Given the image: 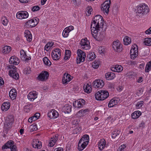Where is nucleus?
<instances>
[{"mask_svg":"<svg viewBox=\"0 0 151 151\" xmlns=\"http://www.w3.org/2000/svg\"><path fill=\"white\" fill-rule=\"evenodd\" d=\"M126 147V146L124 145H122L120 146L117 150V151H124V148Z\"/></svg>","mask_w":151,"mask_h":151,"instance_id":"56","label":"nucleus"},{"mask_svg":"<svg viewBox=\"0 0 151 151\" xmlns=\"http://www.w3.org/2000/svg\"><path fill=\"white\" fill-rule=\"evenodd\" d=\"M70 51L69 50H66L65 52V56L64 58L65 60H68L70 56Z\"/></svg>","mask_w":151,"mask_h":151,"instance_id":"43","label":"nucleus"},{"mask_svg":"<svg viewBox=\"0 0 151 151\" xmlns=\"http://www.w3.org/2000/svg\"><path fill=\"white\" fill-rule=\"evenodd\" d=\"M32 147L35 148L40 149L42 147V142L38 139H34L32 143Z\"/></svg>","mask_w":151,"mask_h":151,"instance_id":"18","label":"nucleus"},{"mask_svg":"<svg viewBox=\"0 0 151 151\" xmlns=\"http://www.w3.org/2000/svg\"><path fill=\"white\" fill-rule=\"evenodd\" d=\"M58 139V136L56 134L51 138L49 142V146L53 147L55 144L56 141Z\"/></svg>","mask_w":151,"mask_h":151,"instance_id":"28","label":"nucleus"},{"mask_svg":"<svg viewBox=\"0 0 151 151\" xmlns=\"http://www.w3.org/2000/svg\"><path fill=\"white\" fill-rule=\"evenodd\" d=\"M109 94L107 91L101 90L97 92L95 95V98L98 100H103L107 98Z\"/></svg>","mask_w":151,"mask_h":151,"instance_id":"3","label":"nucleus"},{"mask_svg":"<svg viewBox=\"0 0 151 151\" xmlns=\"http://www.w3.org/2000/svg\"><path fill=\"white\" fill-rule=\"evenodd\" d=\"M96 57L94 52H90L87 55V59L88 60L91 61L94 59Z\"/></svg>","mask_w":151,"mask_h":151,"instance_id":"38","label":"nucleus"},{"mask_svg":"<svg viewBox=\"0 0 151 151\" xmlns=\"http://www.w3.org/2000/svg\"><path fill=\"white\" fill-rule=\"evenodd\" d=\"M50 48H51L48 45V44H46L45 47V49L47 51H48L50 49Z\"/></svg>","mask_w":151,"mask_h":151,"instance_id":"63","label":"nucleus"},{"mask_svg":"<svg viewBox=\"0 0 151 151\" xmlns=\"http://www.w3.org/2000/svg\"><path fill=\"white\" fill-rule=\"evenodd\" d=\"M43 61L45 65L48 66H50L51 65V62L47 57H45L43 59Z\"/></svg>","mask_w":151,"mask_h":151,"instance_id":"47","label":"nucleus"},{"mask_svg":"<svg viewBox=\"0 0 151 151\" xmlns=\"http://www.w3.org/2000/svg\"><path fill=\"white\" fill-rule=\"evenodd\" d=\"M40 8L38 6H33L32 9V11L33 12H35L40 10Z\"/></svg>","mask_w":151,"mask_h":151,"instance_id":"55","label":"nucleus"},{"mask_svg":"<svg viewBox=\"0 0 151 151\" xmlns=\"http://www.w3.org/2000/svg\"><path fill=\"white\" fill-rule=\"evenodd\" d=\"M17 96V91L15 88L12 89L9 92V96L11 99L13 100L16 98Z\"/></svg>","mask_w":151,"mask_h":151,"instance_id":"22","label":"nucleus"},{"mask_svg":"<svg viewBox=\"0 0 151 151\" xmlns=\"http://www.w3.org/2000/svg\"><path fill=\"white\" fill-rule=\"evenodd\" d=\"M14 121L13 119L6 120L5 122L4 128L6 131L10 129L11 127L13 122Z\"/></svg>","mask_w":151,"mask_h":151,"instance_id":"17","label":"nucleus"},{"mask_svg":"<svg viewBox=\"0 0 151 151\" xmlns=\"http://www.w3.org/2000/svg\"><path fill=\"white\" fill-rule=\"evenodd\" d=\"M124 43L125 45H128L131 42V40L130 37L128 36H125L123 39Z\"/></svg>","mask_w":151,"mask_h":151,"instance_id":"40","label":"nucleus"},{"mask_svg":"<svg viewBox=\"0 0 151 151\" xmlns=\"http://www.w3.org/2000/svg\"><path fill=\"white\" fill-rule=\"evenodd\" d=\"M118 102L119 101L117 99L114 98L113 99L109 102L108 106L110 108L113 107L115 105H117Z\"/></svg>","mask_w":151,"mask_h":151,"instance_id":"32","label":"nucleus"},{"mask_svg":"<svg viewBox=\"0 0 151 151\" xmlns=\"http://www.w3.org/2000/svg\"><path fill=\"white\" fill-rule=\"evenodd\" d=\"M99 53L100 54H104L105 52V50L104 47H100L98 49Z\"/></svg>","mask_w":151,"mask_h":151,"instance_id":"53","label":"nucleus"},{"mask_svg":"<svg viewBox=\"0 0 151 151\" xmlns=\"http://www.w3.org/2000/svg\"><path fill=\"white\" fill-rule=\"evenodd\" d=\"M47 115L50 119H54L58 116L59 114L55 110L52 109L49 111L47 114Z\"/></svg>","mask_w":151,"mask_h":151,"instance_id":"15","label":"nucleus"},{"mask_svg":"<svg viewBox=\"0 0 151 151\" xmlns=\"http://www.w3.org/2000/svg\"><path fill=\"white\" fill-rule=\"evenodd\" d=\"M8 68L10 69L9 71V75L13 78L17 80L19 78V75L16 71V67L11 65L9 66Z\"/></svg>","mask_w":151,"mask_h":151,"instance_id":"6","label":"nucleus"},{"mask_svg":"<svg viewBox=\"0 0 151 151\" xmlns=\"http://www.w3.org/2000/svg\"><path fill=\"white\" fill-rule=\"evenodd\" d=\"M80 44L82 47L83 49L87 50L90 48V42L87 40V38L81 39Z\"/></svg>","mask_w":151,"mask_h":151,"instance_id":"13","label":"nucleus"},{"mask_svg":"<svg viewBox=\"0 0 151 151\" xmlns=\"http://www.w3.org/2000/svg\"><path fill=\"white\" fill-rule=\"evenodd\" d=\"M113 49L116 52H120L122 50V45L118 40L114 41L113 42Z\"/></svg>","mask_w":151,"mask_h":151,"instance_id":"8","label":"nucleus"},{"mask_svg":"<svg viewBox=\"0 0 151 151\" xmlns=\"http://www.w3.org/2000/svg\"><path fill=\"white\" fill-rule=\"evenodd\" d=\"M111 3V0H106L101 5V9L104 13L108 14Z\"/></svg>","mask_w":151,"mask_h":151,"instance_id":"7","label":"nucleus"},{"mask_svg":"<svg viewBox=\"0 0 151 151\" xmlns=\"http://www.w3.org/2000/svg\"><path fill=\"white\" fill-rule=\"evenodd\" d=\"M11 151H17L16 147L15 145H13V147L10 148Z\"/></svg>","mask_w":151,"mask_h":151,"instance_id":"62","label":"nucleus"},{"mask_svg":"<svg viewBox=\"0 0 151 151\" xmlns=\"http://www.w3.org/2000/svg\"><path fill=\"white\" fill-rule=\"evenodd\" d=\"M81 127L78 126L76 127L73 130V132L74 134H77L79 133L81 130Z\"/></svg>","mask_w":151,"mask_h":151,"instance_id":"48","label":"nucleus"},{"mask_svg":"<svg viewBox=\"0 0 151 151\" xmlns=\"http://www.w3.org/2000/svg\"><path fill=\"white\" fill-rule=\"evenodd\" d=\"M141 114V112L139 111L134 112L131 115L132 118L133 119H136L138 118Z\"/></svg>","mask_w":151,"mask_h":151,"instance_id":"37","label":"nucleus"},{"mask_svg":"<svg viewBox=\"0 0 151 151\" xmlns=\"http://www.w3.org/2000/svg\"><path fill=\"white\" fill-rule=\"evenodd\" d=\"M89 136L87 134L84 135L80 140V141L88 144L89 140Z\"/></svg>","mask_w":151,"mask_h":151,"instance_id":"36","label":"nucleus"},{"mask_svg":"<svg viewBox=\"0 0 151 151\" xmlns=\"http://www.w3.org/2000/svg\"><path fill=\"white\" fill-rule=\"evenodd\" d=\"M37 94L35 92L34 93L33 92H31L27 95V98L29 100L33 101L37 98Z\"/></svg>","mask_w":151,"mask_h":151,"instance_id":"27","label":"nucleus"},{"mask_svg":"<svg viewBox=\"0 0 151 151\" xmlns=\"http://www.w3.org/2000/svg\"><path fill=\"white\" fill-rule=\"evenodd\" d=\"M2 24L5 26H6L8 23V20L5 17L2 18L1 19Z\"/></svg>","mask_w":151,"mask_h":151,"instance_id":"51","label":"nucleus"},{"mask_svg":"<svg viewBox=\"0 0 151 151\" xmlns=\"http://www.w3.org/2000/svg\"><path fill=\"white\" fill-rule=\"evenodd\" d=\"M111 70L115 72H120L123 70V67L121 65H116L111 68Z\"/></svg>","mask_w":151,"mask_h":151,"instance_id":"21","label":"nucleus"},{"mask_svg":"<svg viewBox=\"0 0 151 151\" xmlns=\"http://www.w3.org/2000/svg\"><path fill=\"white\" fill-rule=\"evenodd\" d=\"M66 28L70 32V31L74 29V27L73 26H70L68 27H66Z\"/></svg>","mask_w":151,"mask_h":151,"instance_id":"60","label":"nucleus"},{"mask_svg":"<svg viewBox=\"0 0 151 151\" xmlns=\"http://www.w3.org/2000/svg\"><path fill=\"white\" fill-rule=\"evenodd\" d=\"M104 85L103 81L101 79L95 80L93 82V86L95 88H102Z\"/></svg>","mask_w":151,"mask_h":151,"instance_id":"16","label":"nucleus"},{"mask_svg":"<svg viewBox=\"0 0 151 151\" xmlns=\"http://www.w3.org/2000/svg\"><path fill=\"white\" fill-rule=\"evenodd\" d=\"M130 53L132 59H134L137 57L138 54V47L136 45H135L134 46H132Z\"/></svg>","mask_w":151,"mask_h":151,"instance_id":"10","label":"nucleus"},{"mask_svg":"<svg viewBox=\"0 0 151 151\" xmlns=\"http://www.w3.org/2000/svg\"><path fill=\"white\" fill-rule=\"evenodd\" d=\"M77 57L76 58V63L77 64H80L81 62H83L86 57V53L80 49L77 50Z\"/></svg>","mask_w":151,"mask_h":151,"instance_id":"5","label":"nucleus"},{"mask_svg":"<svg viewBox=\"0 0 151 151\" xmlns=\"http://www.w3.org/2000/svg\"><path fill=\"white\" fill-rule=\"evenodd\" d=\"M20 53L21 59L23 60H24L25 58L27 57L26 53L23 50H22L20 51Z\"/></svg>","mask_w":151,"mask_h":151,"instance_id":"44","label":"nucleus"},{"mask_svg":"<svg viewBox=\"0 0 151 151\" xmlns=\"http://www.w3.org/2000/svg\"><path fill=\"white\" fill-rule=\"evenodd\" d=\"M63 148L62 147H58L55 149L54 151H62Z\"/></svg>","mask_w":151,"mask_h":151,"instance_id":"64","label":"nucleus"},{"mask_svg":"<svg viewBox=\"0 0 151 151\" xmlns=\"http://www.w3.org/2000/svg\"><path fill=\"white\" fill-rule=\"evenodd\" d=\"M24 36L26 38L27 40L29 42L32 40V35L30 32L28 30H26L24 32Z\"/></svg>","mask_w":151,"mask_h":151,"instance_id":"24","label":"nucleus"},{"mask_svg":"<svg viewBox=\"0 0 151 151\" xmlns=\"http://www.w3.org/2000/svg\"><path fill=\"white\" fill-rule=\"evenodd\" d=\"M144 43L145 45L147 46L151 45V38H146L145 39Z\"/></svg>","mask_w":151,"mask_h":151,"instance_id":"42","label":"nucleus"},{"mask_svg":"<svg viewBox=\"0 0 151 151\" xmlns=\"http://www.w3.org/2000/svg\"><path fill=\"white\" fill-rule=\"evenodd\" d=\"M97 29L95 28H92L91 29L93 37L97 41H101L105 38L106 34L105 31L106 27L101 29Z\"/></svg>","mask_w":151,"mask_h":151,"instance_id":"1","label":"nucleus"},{"mask_svg":"<svg viewBox=\"0 0 151 151\" xmlns=\"http://www.w3.org/2000/svg\"><path fill=\"white\" fill-rule=\"evenodd\" d=\"M145 33L147 34H151V27L146 31Z\"/></svg>","mask_w":151,"mask_h":151,"instance_id":"61","label":"nucleus"},{"mask_svg":"<svg viewBox=\"0 0 151 151\" xmlns=\"http://www.w3.org/2000/svg\"><path fill=\"white\" fill-rule=\"evenodd\" d=\"M32 22H31V19L28 21L25 24V26L27 27H31V25H32L31 24Z\"/></svg>","mask_w":151,"mask_h":151,"instance_id":"54","label":"nucleus"},{"mask_svg":"<svg viewBox=\"0 0 151 151\" xmlns=\"http://www.w3.org/2000/svg\"><path fill=\"white\" fill-rule=\"evenodd\" d=\"M93 9L91 7H88L86 8V11L88 14V16L91 14Z\"/></svg>","mask_w":151,"mask_h":151,"instance_id":"57","label":"nucleus"},{"mask_svg":"<svg viewBox=\"0 0 151 151\" xmlns=\"http://www.w3.org/2000/svg\"><path fill=\"white\" fill-rule=\"evenodd\" d=\"M151 69V60L149 61L146 65L145 71L146 72H148Z\"/></svg>","mask_w":151,"mask_h":151,"instance_id":"45","label":"nucleus"},{"mask_svg":"<svg viewBox=\"0 0 151 151\" xmlns=\"http://www.w3.org/2000/svg\"><path fill=\"white\" fill-rule=\"evenodd\" d=\"M104 25V21L103 17L100 15H96L94 17L91 22V29L95 28L97 29H101L105 27Z\"/></svg>","mask_w":151,"mask_h":151,"instance_id":"2","label":"nucleus"},{"mask_svg":"<svg viewBox=\"0 0 151 151\" xmlns=\"http://www.w3.org/2000/svg\"><path fill=\"white\" fill-rule=\"evenodd\" d=\"M87 144L79 141L78 145V149L80 151L82 150L85 148Z\"/></svg>","mask_w":151,"mask_h":151,"instance_id":"33","label":"nucleus"},{"mask_svg":"<svg viewBox=\"0 0 151 151\" xmlns=\"http://www.w3.org/2000/svg\"><path fill=\"white\" fill-rule=\"evenodd\" d=\"M83 87L85 92L88 93H89L91 92L92 88L90 83H87L86 84H84Z\"/></svg>","mask_w":151,"mask_h":151,"instance_id":"30","label":"nucleus"},{"mask_svg":"<svg viewBox=\"0 0 151 151\" xmlns=\"http://www.w3.org/2000/svg\"><path fill=\"white\" fill-rule=\"evenodd\" d=\"M39 19L37 18H35V19H31L32 24L31 25V27H33L35 26L39 22Z\"/></svg>","mask_w":151,"mask_h":151,"instance_id":"39","label":"nucleus"},{"mask_svg":"<svg viewBox=\"0 0 151 151\" xmlns=\"http://www.w3.org/2000/svg\"><path fill=\"white\" fill-rule=\"evenodd\" d=\"M30 131L32 132L34 131H36L37 129V125L36 124H32L30 126Z\"/></svg>","mask_w":151,"mask_h":151,"instance_id":"50","label":"nucleus"},{"mask_svg":"<svg viewBox=\"0 0 151 151\" xmlns=\"http://www.w3.org/2000/svg\"><path fill=\"white\" fill-rule=\"evenodd\" d=\"M120 131L116 129L115 130L112 132V138L114 139L120 133Z\"/></svg>","mask_w":151,"mask_h":151,"instance_id":"41","label":"nucleus"},{"mask_svg":"<svg viewBox=\"0 0 151 151\" xmlns=\"http://www.w3.org/2000/svg\"><path fill=\"white\" fill-rule=\"evenodd\" d=\"M99 149L100 150H102L105 147L106 145V142L105 139H102L98 142Z\"/></svg>","mask_w":151,"mask_h":151,"instance_id":"23","label":"nucleus"},{"mask_svg":"<svg viewBox=\"0 0 151 151\" xmlns=\"http://www.w3.org/2000/svg\"><path fill=\"white\" fill-rule=\"evenodd\" d=\"M29 14L26 11H20L17 12L16 14L17 18L20 19L27 18Z\"/></svg>","mask_w":151,"mask_h":151,"instance_id":"11","label":"nucleus"},{"mask_svg":"<svg viewBox=\"0 0 151 151\" xmlns=\"http://www.w3.org/2000/svg\"><path fill=\"white\" fill-rule=\"evenodd\" d=\"M51 55L54 60H59L61 55L60 49L59 48L54 49L52 52Z\"/></svg>","mask_w":151,"mask_h":151,"instance_id":"9","label":"nucleus"},{"mask_svg":"<svg viewBox=\"0 0 151 151\" xmlns=\"http://www.w3.org/2000/svg\"><path fill=\"white\" fill-rule=\"evenodd\" d=\"M143 103V101H140L137 102L136 104V107L138 109L141 108L142 106Z\"/></svg>","mask_w":151,"mask_h":151,"instance_id":"52","label":"nucleus"},{"mask_svg":"<svg viewBox=\"0 0 151 151\" xmlns=\"http://www.w3.org/2000/svg\"><path fill=\"white\" fill-rule=\"evenodd\" d=\"M149 12V9L148 6L143 4L138 7L137 13L144 15L147 14Z\"/></svg>","mask_w":151,"mask_h":151,"instance_id":"4","label":"nucleus"},{"mask_svg":"<svg viewBox=\"0 0 151 151\" xmlns=\"http://www.w3.org/2000/svg\"><path fill=\"white\" fill-rule=\"evenodd\" d=\"M49 76L48 72L46 71H42L38 76V79L41 81H44L48 79Z\"/></svg>","mask_w":151,"mask_h":151,"instance_id":"14","label":"nucleus"},{"mask_svg":"<svg viewBox=\"0 0 151 151\" xmlns=\"http://www.w3.org/2000/svg\"><path fill=\"white\" fill-rule=\"evenodd\" d=\"M71 80L70 75L68 73H65L64 74L63 77L62 79L63 83L66 84L68 83Z\"/></svg>","mask_w":151,"mask_h":151,"instance_id":"19","label":"nucleus"},{"mask_svg":"<svg viewBox=\"0 0 151 151\" xmlns=\"http://www.w3.org/2000/svg\"><path fill=\"white\" fill-rule=\"evenodd\" d=\"M72 106L69 104H66L63 107V110L65 113H69L71 111Z\"/></svg>","mask_w":151,"mask_h":151,"instance_id":"35","label":"nucleus"},{"mask_svg":"<svg viewBox=\"0 0 151 151\" xmlns=\"http://www.w3.org/2000/svg\"><path fill=\"white\" fill-rule=\"evenodd\" d=\"M105 76L106 79L108 80L113 79L115 77L114 74L111 72H108L106 73Z\"/></svg>","mask_w":151,"mask_h":151,"instance_id":"34","label":"nucleus"},{"mask_svg":"<svg viewBox=\"0 0 151 151\" xmlns=\"http://www.w3.org/2000/svg\"><path fill=\"white\" fill-rule=\"evenodd\" d=\"M99 62L98 60H96L93 62L92 63V66L93 68L96 69L99 67Z\"/></svg>","mask_w":151,"mask_h":151,"instance_id":"46","label":"nucleus"},{"mask_svg":"<svg viewBox=\"0 0 151 151\" xmlns=\"http://www.w3.org/2000/svg\"><path fill=\"white\" fill-rule=\"evenodd\" d=\"M85 101L82 99H80L78 101H75L73 103V106L77 109L82 107L85 104Z\"/></svg>","mask_w":151,"mask_h":151,"instance_id":"12","label":"nucleus"},{"mask_svg":"<svg viewBox=\"0 0 151 151\" xmlns=\"http://www.w3.org/2000/svg\"><path fill=\"white\" fill-rule=\"evenodd\" d=\"M89 111L88 109L81 110L77 113V115L79 117L83 116L87 114Z\"/></svg>","mask_w":151,"mask_h":151,"instance_id":"26","label":"nucleus"},{"mask_svg":"<svg viewBox=\"0 0 151 151\" xmlns=\"http://www.w3.org/2000/svg\"><path fill=\"white\" fill-rule=\"evenodd\" d=\"M12 48L9 46L6 45L2 49V52L4 55L9 53L11 50Z\"/></svg>","mask_w":151,"mask_h":151,"instance_id":"29","label":"nucleus"},{"mask_svg":"<svg viewBox=\"0 0 151 151\" xmlns=\"http://www.w3.org/2000/svg\"><path fill=\"white\" fill-rule=\"evenodd\" d=\"M9 62L11 64L16 65L19 63L20 61L16 57L12 56L10 58Z\"/></svg>","mask_w":151,"mask_h":151,"instance_id":"20","label":"nucleus"},{"mask_svg":"<svg viewBox=\"0 0 151 151\" xmlns=\"http://www.w3.org/2000/svg\"><path fill=\"white\" fill-rule=\"evenodd\" d=\"M13 145H14V141L12 140L9 141L7 143L4 145L2 147V149H7L8 148H11L13 147Z\"/></svg>","mask_w":151,"mask_h":151,"instance_id":"25","label":"nucleus"},{"mask_svg":"<svg viewBox=\"0 0 151 151\" xmlns=\"http://www.w3.org/2000/svg\"><path fill=\"white\" fill-rule=\"evenodd\" d=\"M10 107V104L9 102H4L1 106L2 110L4 111H6L9 109Z\"/></svg>","mask_w":151,"mask_h":151,"instance_id":"31","label":"nucleus"},{"mask_svg":"<svg viewBox=\"0 0 151 151\" xmlns=\"http://www.w3.org/2000/svg\"><path fill=\"white\" fill-rule=\"evenodd\" d=\"M73 2L75 5L79 4L80 2V0H72Z\"/></svg>","mask_w":151,"mask_h":151,"instance_id":"59","label":"nucleus"},{"mask_svg":"<svg viewBox=\"0 0 151 151\" xmlns=\"http://www.w3.org/2000/svg\"><path fill=\"white\" fill-rule=\"evenodd\" d=\"M69 31L67 29L65 28L63 31L62 35L64 37H68Z\"/></svg>","mask_w":151,"mask_h":151,"instance_id":"49","label":"nucleus"},{"mask_svg":"<svg viewBox=\"0 0 151 151\" xmlns=\"http://www.w3.org/2000/svg\"><path fill=\"white\" fill-rule=\"evenodd\" d=\"M40 116V114L38 113H35L33 116V118L35 119V120H36L38 119Z\"/></svg>","mask_w":151,"mask_h":151,"instance_id":"58","label":"nucleus"}]
</instances>
